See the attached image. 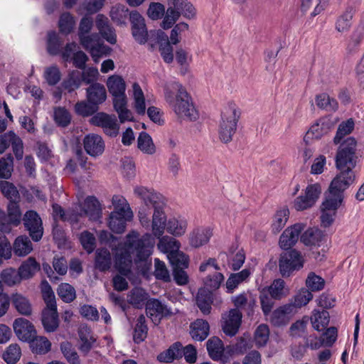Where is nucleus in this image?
Returning <instances> with one entry per match:
<instances>
[{
    "label": "nucleus",
    "instance_id": "nucleus-1",
    "mask_svg": "<svg viewBox=\"0 0 364 364\" xmlns=\"http://www.w3.org/2000/svg\"><path fill=\"white\" fill-rule=\"evenodd\" d=\"M154 242L149 233L139 237L136 231L127 235L126 248L122 249L115 256V268L123 276L128 277L131 273L132 259L130 252L135 255L134 262H148L152 254Z\"/></svg>",
    "mask_w": 364,
    "mask_h": 364
},
{
    "label": "nucleus",
    "instance_id": "nucleus-2",
    "mask_svg": "<svg viewBox=\"0 0 364 364\" xmlns=\"http://www.w3.org/2000/svg\"><path fill=\"white\" fill-rule=\"evenodd\" d=\"M164 90L166 103L178 118L189 121H195L198 118V112L191 97L181 83L170 82L164 86Z\"/></svg>",
    "mask_w": 364,
    "mask_h": 364
},
{
    "label": "nucleus",
    "instance_id": "nucleus-3",
    "mask_svg": "<svg viewBox=\"0 0 364 364\" xmlns=\"http://www.w3.org/2000/svg\"><path fill=\"white\" fill-rule=\"evenodd\" d=\"M134 193L140 198L146 206H151L154 211L152 216L153 235L160 238L166 229V216L164 212L165 205L164 197L153 189H148L144 186L136 187Z\"/></svg>",
    "mask_w": 364,
    "mask_h": 364
},
{
    "label": "nucleus",
    "instance_id": "nucleus-4",
    "mask_svg": "<svg viewBox=\"0 0 364 364\" xmlns=\"http://www.w3.org/2000/svg\"><path fill=\"white\" fill-rule=\"evenodd\" d=\"M92 26L93 21L91 17H82L80 21L77 35L81 46L89 51L93 60L97 63L100 58L109 53L110 48L100 42L97 33H90Z\"/></svg>",
    "mask_w": 364,
    "mask_h": 364
},
{
    "label": "nucleus",
    "instance_id": "nucleus-5",
    "mask_svg": "<svg viewBox=\"0 0 364 364\" xmlns=\"http://www.w3.org/2000/svg\"><path fill=\"white\" fill-rule=\"evenodd\" d=\"M357 142L353 137H347L340 144L336 156V165L338 170H351L355 167Z\"/></svg>",
    "mask_w": 364,
    "mask_h": 364
},
{
    "label": "nucleus",
    "instance_id": "nucleus-6",
    "mask_svg": "<svg viewBox=\"0 0 364 364\" xmlns=\"http://www.w3.org/2000/svg\"><path fill=\"white\" fill-rule=\"evenodd\" d=\"M239 115L234 107H228L222 112L221 122L219 125V137L224 143H228L232 139V136L237 129Z\"/></svg>",
    "mask_w": 364,
    "mask_h": 364
},
{
    "label": "nucleus",
    "instance_id": "nucleus-7",
    "mask_svg": "<svg viewBox=\"0 0 364 364\" xmlns=\"http://www.w3.org/2000/svg\"><path fill=\"white\" fill-rule=\"evenodd\" d=\"M304 263L301 254L296 250H291L280 255L279 259V269L283 277H289L294 271L301 269Z\"/></svg>",
    "mask_w": 364,
    "mask_h": 364
},
{
    "label": "nucleus",
    "instance_id": "nucleus-8",
    "mask_svg": "<svg viewBox=\"0 0 364 364\" xmlns=\"http://www.w3.org/2000/svg\"><path fill=\"white\" fill-rule=\"evenodd\" d=\"M341 172L332 181L326 196L342 202L343 191L354 181L355 174L351 170H340Z\"/></svg>",
    "mask_w": 364,
    "mask_h": 364
},
{
    "label": "nucleus",
    "instance_id": "nucleus-9",
    "mask_svg": "<svg viewBox=\"0 0 364 364\" xmlns=\"http://www.w3.org/2000/svg\"><path fill=\"white\" fill-rule=\"evenodd\" d=\"M22 220L32 240L35 242L39 241L43 235V223L39 215L34 210H28Z\"/></svg>",
    "mask_w": 364,
    "mask_h": 364
},
{
    "label": "nucleus",
    "instance_id": "nucleus-10",
    "mask_svg": "<svg viewBox=\"0 0 364 364\" xmlns=\"http://www.w3.org/2000/svg\"><path fill=\"white\" fill-rule=\"evenodd\" d=\"M78 219L87 216L92 220H98L102 215V208L99 200L95 196H88L82 204L75 206Z\"/></svg>",
    "mask_w": 364,
    "mask_h": 364
},
{
    "label": "nucleus",
    "instance_id": "nucleus-11",
    "mask_svg": "<svg viewBox=\"0 0 364 364\" xmlns=\"http://www.w3.org/2000/svg\"><path fill=\"white\" fill-rule=\"evenodd\" d=\"M90 122L93 125L102 127L105 134L110 136H116L119 133V127L114 115L99 112L90 118Z\"/></svg>",
    "mask_w": 364,
    "mask_h": 364
},
{
    "label": "nucleus",
    "instance_id": "nucleus-12",
    "mask_svg": "<svg viewBox=\"0 0 364 364\" xmlns=\"http://www.w3.org/2000/svg\"><path fill=\"white\" fill-rule=\"evenodd\" d=\"M321 193V188L318 183L309 185L304 196L297 197L294 203L296 210H304L314 205Z\"/></svg>",
    "mask_w": 364,
    "mask_h": 364
},
{
    "label": "nucleus",
    "instance_id": "nucleus-13",
    "mask_svg": "<svg viewBox=\"0 0 364 364\" xmlns=\"http://www.w3.org/2000/svg\"><path fill=\"white\" fill-rule=\"evenodd\" d=\"M129 18L132 26V35L134 39L139 43L144 44L148 39V32L144 18L137 11L131 12L129 14Z\"/></svg>",
    "mask_w": 364,
    "mask_h": 364
},
{
    "label": "nucleus",
    "instance_id": "nucleus-14",
    "mask_svg": "<svg viewBox=\"0 0 364 364\" xmlns=\"http://www.w3.org/2000/svg\"><path fill=\"white\" fill-rule=\"evenodd\" d=\"M342 202L339 200L326 196L324 201L321 205V220L323 227H328L334 220L336 210Z\"/></svg>",
    "mask_w": 364,
    "mask_h": 364
},
{
    "label": "nucleus",
    "instance_id": "nucleus-15",
    "mask_svg": "<svg viewBox=\"0 0 364 364\" xmlns=\"http://www.w3.org/2000/svg\"><path fill=\"white\" fill-rule=\"evenodd\" d=\"M223 331L225 335L229 336H235L240 326L242 321V313L238 309H231L223 316Z\"/></svg>",
    "mask_w": 364,
    "mask_h": 364
},
{
    "label": "nucleus",
    "instance_id": "nucleus-16",
    "mask_svg": "<svg viewBox=\"0 0 364 364\" xmlns=\"http://www.w3.org/2000/svg\"><path fill=\"white\" fill-rule=\"evenodd\" d=\"M304 229V225L301 223H296L287 228L279 237L280 247L283 250L290 249L296 243Z\"/></svg>",
    "mask_w": 364,
    "mask_h": 364
},
{
    "label": "nucleus",
    "instance_id": "nucleus-17",
    "mask_svg": "<svg viewBox=\"0 0 364 364\" xmlns=\"http://www.w3.org/2000/svg\"><path fill=\"white\" fill-rule=\"evenodd\" d=\"M146 312L147 316L154 322H159L161 318L170 316L172 312L166 305L159 299H151L146 304Z\"/></svg>",
    "mask_w": 364,
    "mask_h": 364
},
{
    "label": "nucleus",
    "instance_id": "nucleus-18",
    "mask_svg": "<svg viewBox=\"0 0 364 364\" xmlns=\"http://www.w3.org/2000/svg\"><path fill=\"white\" fill-rule=\"evenodd\" d=\"M83 146L87 154L91 156H98L105 150V142L102 138L96 134H89L83 139Z\"/></svg>",
    "mask_w": 364,
    "mask_h": 364
},
{
    "label": "nucleus",
    "instance_id": "nucleus-19",
    "mask_svg": "<svg viewBox=\"0 0 364 364\" xmlns=\"http://www.w3.org/2000/svg\"><path fill=\"white\" fill-rule=\"evenodd\" d=\"M13 327L16 336L23 341H29L36 334L33 325L23 318L15 319Z\"/></svg>",
    "mask_w": 364,
    "mask_h": 364
},
{
    "label": "nucleus",
    "instance_id": "nucleus-20",
    "mask_svg": "<svg viewBox=\"0 0 364 364\" xmlns=\"http://www.w3.org/2000/svg\"><path fill=\"white\" fill-rule=\"evenodd\" d=\"M41 321L46 332H53L58 328L59 323L57 304H55L53 308L46 305V308L42 312Z\"/></svg>",
    "mask_w": 364,
    "mask_h": 364
},
{
    "label": "nucleus",
    "instance_id": "nucleus-21",
    "mask_svg": "<svg viewBox=\"0 0 364 364\" xmlns=\"http://www.w3.org/2000/svg\"><path fill=\"white\" fill-rule=\"evenodd\" d=\"M294 306L286 304L275 309L270 316V321L275 326L286 325L289 320L290 316L294 313Z\"/></svg>",
    "mask_w": 364,
    "mask_h": 364
},
{
    "label": "nucleus",
    "instance_id": "nucleus-22",
    "mask_svg": "<svg viewBox=\"0 0 364 364\" xmlns=\"http://www.w3.org/2000/svg\"><path fill=\"white\" fill-rule=\"evenodd\" d=\"M86 92L87 101L97 106L106 100L107 92L105 86L100 83H92L87 88Z\"/></svg>",
    "mask_w": 364,
    "mask_h": 364
},
{
    "label": "nucleus",
    "instance_id": "nucleus-23",
    "mask_svg": "<svg viewBox=\"0 0 364 364\" xmlns=\"http://www.w3.org/2000/svg\"><path fill=\"white\" fill-rule=\"evenodd\" d=\"M113 105L122 123L125 121H132L133 115L127 107V97L125 94L113 96Z\"/></svg>",
    "mask_w": 364,
    "mask_h": 364
},
{
    "label": "nucleus",
    "instance_id": "nucleus-24",
    "mask_svg": "<svg viewBox=\"0 0 364 364\" xmlns=\"http://www.w3.org/2000/svg\"><path fill=\"white\" fill-rule=\"evenodd\" d=\"M132 219V218L125 215V213L112 211L109 217V228L113 232L121 234L125 230L127 222Z\"/></svg>",
    "mask_w": 364,
    "mask_h": 364
},
{
    "label": "nucleus",
    "instance_id": "nucleus-25",
    "mask_svg": "<svg viewBox=\"0 0 364 364\" xmlns=\"http://www.w3.org/2000/svg\"><path fill=\"white\" fill-rule=\"evenodd\" d=\"M211 236L212 232L210 228H197L190 234V245L196 248L199 247L206 244Z\"/></svg>",
    "mask_w": 364,
    "mask_h": 364
},
{
    "label": "nucleus",
    "instance_id": "nucleus-26",
    "mask_svg": "<svg viewBox=\"0 0 364 364\" xmlns=\"http://www.w3.org/2000/svg\"><path fill=\"white\" fill-rule=\"evenodd\" d=\"M209 324L203 319H197L191 326V336L198 341L205 340L209 334Z\"/></svg>",
    "mask_w": 364,
    "mask_h": 364
},
{
    "label": "nucleus",
    "instance_id": "nucleus-27",
    "mask_svg": "<svg viewBox=\"0 0 364 364\" xmlns=\"http://www.w3.org/2000/svg\"><path fill=\"white\" fill-rule=\"evenodd\" d=\"M11 301L20 314L30 316L32 314V306L30 301L21 294H13L11 296Z\"/></svg>",
    "mask_w": 364,
    "mask_h": 364
},
{
    "label": "nucleus",
    "instance_id": "nucleus-28",
    "mask_svg": "<svg viewBox=\"0 0 364 364\" xmlns=\"http://www.w3.org/2000/svg\"><path fill=\"white\" fill-rule=\"evenodd\" d=\"M149 294L141 287L133 288L127 295V301L135 308L141 309L148 301Z\"/></svg>",
    "mask_w": 364,
    "mask_h": 364
},
{
    "label": "nucleus",
    "instance_id": "nucleus-29",
    "mask_svg": "<svg viewBox=\"0 0 364 364\" xmlns=\"http://www.w3.org/2000/svg\"><path fill=\"white\" fill-rule=\"evenodd\" d=\"M112 265V256L106 248L98 249L95 253V266L100 272L109 270Z\"/></svg>",
    "mask_w": 364,
    "mask_h": 364
},
{
    "label": "nucleus",
    "instance_id": "nucleus-30",
    "mask_svg": "<svg viewBox=\"0 0 364 364\" xmlns=\"http://www.w3.org/2000/svg\"><path fill=\"white\" fill-rule=\"evenodd\" d=\"M40 269V264L34 257H30L24 261L18 268L22 279H28L34 276Z\"/></svg>",
    "mask_w": 364,
    "mask_h": 364
},
{
    "label": "nucleus",
    "instance_id": "nucleus-31",
    "mask_svg": "<svg viewBox=\"0 0 364 364\" xmlns=\"http://www.w3.org/2000/svg\"><path fill=\"white\" fill-rule=\"evenodd\" d=\"M182 358L181 343L176 342L172 344L166 350L161 353L157 359L160 362L171 363L174 360Z\"/></svg>",
    "mask_w": 364,
    "mask_h": 364
},
{
    "label": "nucleus",
    "instance_id": "nucleus-32",
    "mask_svg": "<svg viewBox=\"0 0 364 364\" xmlns=\"http://www.w3.org/2000/svg\"><path fill=\"white\" fill-rule=\"evenodd\" d=\"M78 334L81 341L80 350L87 353L92 348V345L95 342V338L92 336L91 329L86 326L80 328Z\"/></svg>",
    "mask_w": 364,
    "mask_h": 364
},
{
    "label": "nucleus",
    "instance_id": "nucleus-33",
    "mask_svg": "<svg viewBox=\"0 0 364 364\" xmlns=\"http://www.w3.org/2000/svg\"><path fill=\"white\" fill-rule=\"evenodd\" d=\"M196 302L198 308L203 314H210L211 304L213 302V296L210 290L200 289L197 294Z\"/></svg>",
    "mask_w": 364,
    "mask_h": 364
},
{
    "label": "nucleus",
    "instance_id": "nucleus-34",
    "mask_svg": "<svg viewBox=\"0 0 364 364\" xmlns=\"http://www.w3.org/2000/svg\"><path fill=\"white\" fill-rule=\"evenodd\" d=\"M33 250L32 242L26 235L18 236L14 242L15 255L23 257L28 255Z\"/></svg>",
    "mask_w": 364,
    "mask_h": 364
},
{
    "label": "nucleus",
    "instance_id": "nucleus-35",
    "mask_svg": "<svg viewBox=\"0 0 364 364\" xmlns=\"http://www.w3.org/2000/svg\"><path fill=\"white\" fill-rule=\"evenodd\" d=\"M207 350L210 357L214 360L221 359L223 354V344L222 341L218 337L210 338L206 343Z\"/></svg>",
    "mask_w": 364,
    "mask_h": 364
},
{
    "label": "nucleus",
    "instance_id": "nucleus-36",
    "mask_svg": "<svg viewBox=\"0 0 364 364\" xmlns=\"http://www.w3.org/2000/svg\"><path fill=\"white\" fill-rule=\"evenodd\" d=\"M250 275V271L244 269L237 273L231 274L226 282V288L228 293H232L240 284L245 281Z\"/></svg>",
    "mask_w": 364,
    "mask_h": 364
},
{
    "label": "nucleus",
    "instance_id": "nucleus-37",
    "mask_svg": "<svg viewBox=\"0 0 364 364\" xmlns=\"http://www.w3.org/2000/svg\"><path fill=\"white\" fill-rule=\"evenodd\" d=\"M82 83L81 74L78 70H72L69 73L66 79L63 80L61 84L62 87L68 91L72 92L78 89Z\"/></svg>",
    "mask_w": 364,
    "mask_h": 364
},
{
    "label": "nucleus",
    "instance_id": "nucleus-38",
    "mask_svg": "<svg viewBox=\"0 0 364 364\" xmlns=\"http://www.w3.org/2000/svg\"><path fill=\"white\" fill-rule=\"evenodd\" d=\"M107 85L109 92L114 95L125 94L126 84L119 75H112L107 79Z\"/></svg>",
    "mask_w": 364,
    "mask_h": 364
},
{
    "label": "nucleus",
    "instance_id": "nucleus-39",
    "mask_svg": "<svg viewBox=\"0 0 364 364\" xmlns=\"http://www.w3.org/2000/svg\"><path fill=\"white\" fill-rule=\"evenodd\" d=\"M289 209L285 207L276 212L272 223V231L274 234L278 233L285 226L289 218Z\"/></svg>",
    "mask_w": 364,
    "mask_h": 364
},
{
    "label": "nucleus",
    "instance_id": "nucleus-40",
    "mask_svg": "<svg viewBox=\"0 0 364 364\" xmlns=\"http://www.w3.org/2000/svg\"><path fill=\"white\" fill-rule=\"evenodd\" d=\"M133 97L134 100V109L137 114L143 115L146 112V105L144 92L137 82L132 85Z\"/></svg>",
    "mask_w": 364,
    "mask_h": 364
},
{
    "label": "nucleus",
    "instance_id": "nucleus-41",
    "mask_svg": "<svg viewBox=\"0 0 364 364\" xmlns=\"http://www.w3.org/2000/svg\"><path fill=\"white\" fill-rule=\"evenodd\" d=\"M323 237L321 230L316 228H309L301 235V241L306 246L318 245Z\"/></svg>",
    "mask_w": 364,
    "mask_h": 364
},
{
    "label": "nucleus",
    "instance_id": "nucleus-42",
    "mask_svg": "<svg viewBox=\"0 0 364 364\" xmlns=\"http://www.w3.org/2000/svg\"><path fill=\"white\" fill-rule=\"evenodd\" d=\"M30 346L33 353L37 354H45L48 353L51 346L50 342L44 336H36L31 339Z\"/></svg>",
    "mask_w": 364,
    "mask_h": 364
},
{
    "label": "nucleus",
    "instance_id": "nucleus-43",
    "mask_svg": "<svg viewBox=\"0 0 364 364\" xmlns=\"http://www.w3.org/2000/svg\"><path fill=\"white\" fill-rule=\"evenodd\" d=\"M329 314L327 311H321L314 310V314L311 318L313 327L316 331H322L325 329L329 323Z\"/></svg>",
    "mask_w": 364,
    "mask_h": 364
},
{
    "label": "nucleus",
    "instance_id": "nucleus-44",
    "mask_svg": "<svg viewBox=\"0 0 364 364\" xmlns=\"http://www.w3.org/2000/svg\"><path fill=\"white\" fill-rule=\"evenodd\" d=\"M63 41L55 31H49L47 38V51L51 55L60 53Z\"/></svg>",
    "mask_w": 364,
    "mask_h": 364
},
{
    "label": "nucleus",
    "instance_id": "nucleus-45",
    "mask_svg": "<svg viewBox=\"0 0 364 364\" xmlns=\"http://www.w3.org/2000/svg\"><path fill=\"white\" fill-rule=\"evenodd\" d=\"M353 128L354 122L352 119H349L341 123L338 127L336 134L333 138L334 144H341L345 140V136L350 134Z\"/></svg>",
    "mask_w": 364,
    "mask_h": 364
},
{
    "label": "nucleus",
    "instance_id": "nucleus-46",
    "mask_svg": "<svg viewBox=\"0 0 364 364\" xmlns=\"http://www.w3.org/2000/svg\"><path fill=\"white\" fill-rule=\"evenodd\" d=\"M173 6L185 18H193L196 16V9L191 2L187 0H173Z\"/></svg>",
    "mask_w": 364,
    "mask_h": 364
},
{
    "label": "nucleus",
    "instance_id": "nucleus-47",
    "mask_svg": "<svg viewBox=\"0 0 364 364\" xmlns=\"http://www.w3.org/2000/svg\"><path fill=\"white\" fill-rule=\"evenodd\" d=\"M187 228L186 221L183 219L171 218L166 225V230L174 236H181L186 232Z\"/></svg>",
    "mask_w": 364,
    "mask_h": 364
},
{
    "label": "nucleus",
    "instance_id": "nucleus-48",
    "mask_svg": "<svg viewBox=\"0 0 364 364\" xmlns=\"http://www.w3.org/2000/svg\"><path fill=\"white\" fill-rule=\"evenodd\" d=\"M53 211L55 217H59L62 220L70 221L72 223L78 222V215L75 213V207L73 209L68 210L66 213L63 208L58 204L53 205Z\"/></svg>",
    "mask_w": 364,
    "mask_h": 364
},
{
    "label": "nucleus",
    "instance_id": "nucleus-49",
    "mask_svg": "<svg viewBox=\"0 0 364 364\" xmlns=\"http://www.w3.org/2000/svg\"><path fill=\"white\" fill-rule=\"evenodd\" d=\"M138 148L145 154H153L156 151V147L151 137L144 132L139 134L137 139Z\"/></svg>",
    "mask_w": 364,
    "mask_h": 364
},
{
    "label": "nucleus",
    "instance_id": "nucleus-50",
    "mask_svg": "<svg viewBox=\"0 0 364 364\" xmlns=\"http://www.w3.org/2000/svg\"><path fill=\"white\" fill-rule=\"evenodd\" d=\"M21 212L18 200L9 202L7 205V218L13 226H18L21 221Z\"/></svg>",
    "mask_w": 364,
    "mask_h": 364
},
{
    "label": "nucleus",
    "instance_id": "nucleus-51",
    "mask_svg": "<svg viewBox=\"0 0 364 364\" xmlns=\"http://www.w3.org/2000/svg\"><path fill=\"white\" fill-rule=\"evenodd\" d=\"M148 328L146 325V318L144 315H140L136 320L133 336L134 341L136 343L142 342L147 336Z\"/></svg>",
    "mask_w": 364,
    "mask_h": 364
},
{
    "label": "nucleus",
    "instance_id": "nucleus-52",
    "mask_svg": "<svg viewBox=\"0 0 364 364\" xmlns=\"http://www.w3.org/2000/svg\"><path fill=\"white\" fill-rule=\"evenodd\" d=\"M352 18L353 9L348 8L337 19L336 22V29L341 33L347 32L350 28Z\"/></svg>",
    "mask_w": 364,
    "mask_h": 364
},
{
    "label": "nucleus",
    "instance_id": "nucleus-53",
    "mask_svg": "<svg viewBox=\"0 0 364 364\" xmlns=\"http://www.w3.org/2000/svg\"><path fill=\"white\" fill-rule=\"evenodd\" d=\"M159 249L166 253L171 254L179 250L180 243L176 239L169 237H163L158 243Z\"/></svg>",
    "mask_w": 364,
    "mask_h": 364
},
{
    "label": "nucleus",
    "instance_id": "nucleus-54",
    "mask_svg": "<svg viewBox=\"0 0 364 364\" xmlns=\"http://www.w3.org/2000/svg\"><path fill=\"white\" fill-rule=\"evenodd\" d=\"M316 103L319 108L326 111H336L338 107L337 101L330 98L326 93L318 95L316 97Z\"/></svg>",
    "mask_w": 364,
    "mask_h": 364
},
{
    "label": "nucleus",
    "instance_id": "nucleus-55",
    "mask_svg": "<svg viewBox=\"0 0 364 364\" xmlns=\"http://www.w3.org/2000/svg\"><path fill=\"white\" fill-rule=\"evenodd\" d=\"M112 203L114 208V211L125 213V215L133 218V213L124 197L119 195H114L112 197Z\"/></svg>",
    "mask_w": 364,
    "mask_h": 364
},
{
    "label": "nucleus",
    "instance_id": "nucleus-56",
    "mask_svg": "<svg viewBox=\"0 0 364 364\" xmlns=\"http://www.w3.org/2000/svg\"><path fill=\"white\" fill-rule=\"evenodd\" d=\"M21 355V351L18 344L9 345L3 353V359L7 364L16 363Z\"/></svg>",
    "mask_w": 364,
    "mask_h": 364
},
{
    "label": "nucleus",
    "instance_id": "nucleus-57",
    "mask_svg": "<svg viewBox=\"0 0 364 364\" xmlns=\"http://www.w3.org/2000/svg\"><path fill=\"white\" fill-rule=\"evenodd\" d=\"M57 293L60 298L66 303H70L76 298L75 288L68 283L60 284L57 289Z\"/></svg>",
    "mask_w": 364,
    "mask_h": 364
},
{
    "label": "nucleus",
    "instance_id": "nucleus-58",
    "mask_svg": "<svg viewBox=\"0 0 364 364\" xmlns=\"http://www.w3.org/2000/svg\"><path fill=\"white\" fill-rule=\"evenodd\" d=\"M55 122L61 127H68L71 122V115L68 109L58 107L55 108L53 113Z\"/></svg>",
    "mask_w": 364,
    "mask_h": 364
},
{
    "label": "nucleus",
    "instance_id": "nucleus-59",
    "mask_svg": "<svg viewBox=\"0 0 364 364\" xmlns=\"http://www.w3.org/2000/svg\"><path fill=\"white\" fill-rule=\"evenodd\" d=\"M128 9L122 4L113 6L110 11L112 20L118 24H124L128 16Z\"/></svg>",
    "mask_w": 364,
    "mask_h": 364
},
{
    "label": "nucleus",
    "instance_id": "nucleus-60",
    "mask_svg": "<svg viewBox=\"0 0 364 364\" xmlns=\"http://www.w3.org/2000/svg\"><path fill=\"white\" fill-rule=\"evenodd\" d=\"M168 259L171 264L173 269L176 268H187L188 266V257L180 252L179 250L176 252H173L167 255Z\"/></svg>",
    "mask_w": 364,
    "mask_h": 364
},
{
    "label": "nucleus",
    "instance_id": "nucleus-61",
    "mask_svg": "<svg viewBox=\"0 0 364 364\" xmlns=\"http://www.w3.org/2000/svg\"><path fill=\"white\" fill-rule=\"evenodd\" d=\"M75 25V18L70 13H64L60 16L58 26L62 33L69 34L73 31Z\"/></svg>",
    "mask_w": 364,
    "mask_h": 364
},
{
    "label": "nucleus",
    "instance_id": "nucleus-62",
    "mask_svg": "<svg viewBox=\"0 0 364 364\" xmlns=\"http://www.w3.org/2000/svg\"><path fill=\"white\" fill-rule=\"evenodd\" d=\"M0 190L3 195L9 200V202L19 200L18 191L13 183L6 181H1Z\"/></svg>",
    "mask_w": 364,
    "mask_h": 364
},
{
    "label": "nucleus",
    "instance_id": "nucleus-63",
    "mask_svg": "<svg viewBox=\"0 0 364 364\" xmlns=\"http://www.w3.org/2000/svg\"><path fill=\"white\" fill-rule=\"evenodd\" d=\"M306 285L311 291H318L324 288L325 280L314 272H310L306 279Z\"/></svg>",
    "mask_w": 364,
    "mask_h": 364
},
{
    "label": "nucleus",
    "instance_id": "nucleus-64",
    "mask_svg": "<svg viewBox=\"0 0 364 364\" xmlns=\"http://www.w3.org/2000/svg\"><path fill=\"white\" fill-rule=\"evenodd\" d=\"M43 77L49 85H55L60 80L61 73L56 65L46 68Z\"/></svg>",
    "mask_w": 364,
    "mask_h": 364
}]
</instances>
